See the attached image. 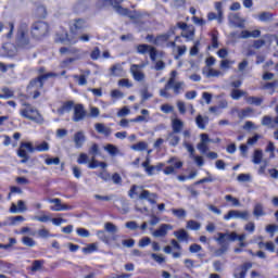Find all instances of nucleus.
I'll return each instance as SVG.
<instances>
[{"mask_svg": "<svg viewBox=\"0 0 278 278\" xmlns=\"http://www.w3.org/2000/svg\"><path fill=\"white\" fill-rule=\"evenodd\" d=\"M2 92L3 93H0V99H12V97H14V91L8 87L2 88Z\"/></svg>", "mask_w": 278, "mask_h": 278, "instance_id": "obj_39", "label": "nucleus"}, {"mask_svg": "<svg viewBox=\"0 0 278 278\" xmlns=\"http://www.w3.org/2000/svg\"><path fill=\"white\" fill-rule=\"evenodd\" d=\"M94 251H97L96 243H89L86 248L83 249V252L87 254L94 253Z\"/></svg>", "mask_w": 278, "mask_h": 278, "instance_id": "obj_54", "label": "nucleus"}, {"mask_svg": "<svg viewBox=\"0 0 278 278\" xmlns=\"http://www.w3.org/2000/svg\"><path fill=\"white\" fill-rule=\"evenodd\" d=\"M58 41L61 42L62 45L66 42L67 45H77V42H90V35L83 34L80 36H77V35H68V33H66L64 37H59Z\"/></svg>", "mask_w": 278, "mask_h": 278, "instance_id": "obj_8", "label": "nucleus"}, {"mask_svg": "<svg viewBox=\"0 0 278 278\" xmlns=\"http://www.w3.org/2000/svg\"><path fill=\"white\" fill-rule=\"evenodd\" d=\"M273 18H275V14L270 12H262L261 14H258V21H261L262 23L273 21Z\"/></svg>", "mask_w": 278, "mask_h": 278, "instance_id": "obj_34", "label": "nucleus"}, {"mask_svg": "<svg viewBox=\"0 0 278 278\" xmlns=\"http://www.w3.org/2000/svg\"><path fill=\"white\" fill-rule=\"evenodd\" d=\"M172 88L174 90V94H179L181 92V88H184V83L182 81L174 83Z\"/></svg>", "mask_w": 278, "mask_h": 278, "instance_id": "obj_55", "label": "nucleus"}, {"mask_svg": "<svg viewBox=\"0 0 278 278\" xmlns=\"http://www.w3.org/2000/svg\"><path fill=\"white\" fill-rule=\"evenodd\" d=\"M177 27L178 29H182L184 31L181 33L182 38H192V36H194V30L186 31V29H188V24L186 22H178Z\"/></svg>", "mask_w": 278, "mask_h": 278, "instance_id": "obj_21", "label": "nucleus"}, {"mask_svg": "<svg viewBox=\"0 0 278 278\" xmlns=\"http://www.w3.org/2000/svg\"><path fill=\"white\" fill-rule=\"evenodd\" d=\"M231 218H242L243 220H249V212L248 211L240 212V211L231 210L224 215V220H231Z\"/></svg>", "mask_w": 278, "mask_h": 278, "instance_id": "obj_14", "label": "nucleus"}, {"mask_svg": "<svg viewBox=\"0 0 278 278\" xmlns=\"http://www.w3.org/2000/svg\"><path fill=\"white\" fill-rule=\"evenodd\" d=\"M141 97H142V101H148V99H151V97H153V93L149 92L148 88H143L141 90Z\"/></svg>", "mask_w": 278, "mask_h": 278, "instance_id": "obj_58", "label": "nucleus"}, {"mask_svg": "<svg viewBox=\"0 0 278 278\" xmlns=\"http://www.w3.org/2000/svg\"><path fill=\"white\" fill-rule=\"evenodd\" d=\"M141 166L150 177L154 174L153 170H155V165H151V159L147 157Z\"/></svg>", "mask_w": 278, "mask_h": 278, "instance_id": "obj_28", "label": "nucleus"}, {"mask_svg": "<svg viewBox=\"0 0 278 278\" xmlns=\"http://www.w3.org/2000/svg\"><path fill=\"white\" fill-rule=\"evenodd\" d=\"M278 86V80H274L271 83H265L263 86V90H273L275 92V88Z\"/></svg>", "mask_w": 278, "mask_h": 278, "instance_id": "obj_48", "label": "nucleus"}, {"mask_svg": "<svg viewBox=\"0 0 278 278\" xmlns=\"http://www.w3.org/2000/svg\"><path fill=\"white\" fill-rule=\"evenodd\" d=\"M33 220H38V223H49L51 217L49 215L35 216L33 217Z\"/></svg>", "mask_w": 278, "mask_h": 278, "instance_id": "obj_57", "label": "nucleus"}, {"mask_svg": "<svg viewBox=\"0 0 278 278\" xmlns=\"http://www.w3.org/2000/svg\"><path fill=\"white\" fill-rule=\"evenodd\" d=\"M168 229H173V227L168 224H162L159 229L154 230V238H164L167 236Z\"/></svg>", "mask_w": 278, "mask_h": 278, "instance_id": "obj_18", "label": "nucleus"}, {"mask_svg": "<svg viewBox=\"0 0 278 278\" xmlns=\"http://www.w3.org/2000/svg\"><path fill=\"white\" fill-rule=\"evenodd\" d=\"M122 73H123V67H121V65H113L111 67V75H114V77L121 76Z\"/></svg>", "mask_w": 278, "mask_h": 278, "instance_id": "obj_49", "label": "nucleus"}, {"mask_svg": "<svg viewBox=\"0 0 278 278\" xmlns=\"http://www.w3.org/2000/svg\"><path fill=\"white\" fill-rule=\"evenodd\" d=\"M104 229H105L106 231H110L111 233H115V231H116V225H114L113 223L108 222V223H105V225H104Z\"/></svg>", "mask_w": 278, "mask_h": 278, "instance_id": "obj_61", "label": "nucleus"}, {"mask_svg": "<svg viewBox=\"0 0 278 278\" xmlns=\"http://www.w3.org/2000/svg\"><path fill=\"white\" fill-rule=\"evenodd\" d=\"M59 53H61V55H66V53H68L70 55H74V58H67L62 61L63 67H66L70 64H73V62H77V60H81V50L79 48L61 47L59 49Z\"/></svg>", "mask_w": 278, "mask_h": 278, "instance_id": "obj_7", "label": "nucleus"}, {"mask_svg": "<svg viewBox=\"0 0 278 278\" xmlns=\"http://www.w3.org/2000/svg\"><path fill=\"white\" fill-rule=\"evenodd\" d=\"M22 242L25 247H36V241L30 237H23Z\"/></svg>", "mask_w": 278, "mask_h": 278, "instance_id": "obj_50", "label": "nucleus"}, {"mask_svg": "<svg viewBox=\"0 0 278 278\" xmlns=\"http://www.w3.org/2000/svg\"><path fill=\"white\" fill-rule=\"evenodd\" d=\"M45 164L47 165V166H59V164H60V157H58V156H55V157H47L46 160H45Z\"/></svg>", "mask_w": 278, "mask_h": 278, "instance_id": "obj_42", "label": "nucleus"}, {"mask_svg": "<svg viewBox=\"0 0 278 278\" xmlns=\"http://www.w3.org/2000/svg\"><path fill=\"white\" fill-rule=\"evenodd\" d=\"M170 36H175V28H170V30L166 34L156 36L153 45H162L163 42H168V40H170Z\"/></svg>", "mask_w": 278, "mask_h": 278, "instance_id": "obj_16", "label": "nucleus"}, {"mask_svg": "<svg viewBox=\"0 0 278 278\" xmlns=\"http://www.w3.org/2000/svg\"><path fill=\"white\" fill-rule=\"evenodd\" d=\"M253 264L251 263H244L241 266V271L240 273H236L233 275L235 278H245L247 277V273H249V268H252Z\"/></svg>", "mask_w": 278, "mask_h": 278, "instance_id": "obj_30", "label": "nucleus"}, {"mask_svg": "<svg viewBox=\"0 0 278 278\" xmlns=\"http://www.w3.org/2000/svg\"><path fill=\"white\" fill-rule=\"evenodd\" d=\"M245 96H247V92L240 89H232L230 93V97L231 99H233V101H238L241 99V97H245Z\"/></svg>", "mask_w": 278, "mask_h": 278, "instance_id": "obj_35", "label": "nucleus"}, {"mask_svg": "<svg viewBox=\"0 0 278 278\" xmlns=\"http://www.w3.org/2000/svg\"><path fill=\"white\" fill-rule=\"evenodd\" d=\"M24 109L20 110V115L22 118H27V121H33V123H42V114L38 109L34 108L30 103L24 102Z\"/></svg>", "mask_w": 278, "mask_h": 278, "instance_id": "obj_6", "label": "nucleus"}, {"mask_svg": "<svg viewBox=\"0 0 278 278\" xmlns=\"http://www.w3.org/2000/svg\"><path fill=\"white\" fill-rule=\"evenodd\" d=\"M174 236L177 238V240H180L181 242H188V239L190 238V235H188V231L184 229L174 231Z\"/></svg>", "mask_w": 278, "mask_h": 278, "instance_id": "obj_32", "label": "nucleus"}, {"mask_svg": "<svg viewBox=\"0 0 278 278\" xmlns=\"http://www.w3.org/2000/svg\"><path fill=\"white\" fill-rule=\"evenodd\" d=\"M202 249L203 248L197 243H193L189 247L190 253H199L200 251H202Z\"/></svg>", "mask_w": 278, "mask_h": 278, "instance_id": "obj_64", "label": "nucleus"}, {"mask_svg": "<svg viewBox=\"0 0 278 278\" xmlns=\"http://www.w3.org/2000/svg\"><path fill=\"white\" fill-rule=\"evenodd\" d=\"M253 214L256 217L264 216L266 214L264 213V205H262L261 203L255 204Z\"/></svg>", "mask_w": 278, "mask_h": 278, "instance_id": "obj_40", "label": "nucleus"}, {"mask_svg": "<svg viewBox=\"0 0 278 278\" xmlns=\"http://www.w3.org/2000/svg\"><path fill=\"white\" fill-rule=\"evenodd\" d=\"M140 65H137V64H132L130 66V73L135 79V81H143L144 79V73H142L140 70Z\"/></svg>", "mask_w": 278, "mask_h": 278, "instance_id": "obj_17", "label": "nucleus"}, {"mask_svg": "<svg viewBox=\"0 0 278 278\" xmlns=\"http://www.w3.org/2000/svg\"><path fill=\"white\" fill-rule=\"evenodd\" d=\"M141 114H142V115H138L137 117L131 118V119H130V123H148L149 119H147L146 116H149V110L142 109V110H141Z\"/></svg>", "mask_w": 278, "mask_h": 278, "instance_id": "obj_27", "label": "nucleus"}, {"mask_svg": "<svg viewBox=\"0 0 278 278\" xmlns=\"http://www.w3.org/2000/svg\"><path fill=\"white\" fill-rule=\"evenodd\" d=\"M187 229H191V231H199V229H201V223L190 219L187 222Z\"/></svg>", "mask_w": 278, "mask_h": 278, "instance_id": "obj_36", "label": "nucleus"}, {"mask_svg": "<svg viewBox=\"0 0 278 278\" xmlns=\"http://www.w3.org/2000/svg\"><path fill=\"white\" fill-rule=\"evenodd\" d=\"M149 244H151V238L149 237H143L142 239H140L139 241V247L141 249H144V247H149Z\"/></svg>", "mask_w": 278, "mask_h": 278, "instance_id": "obj_59", "label": "nucleus"}, {"mask_svg": "<svg viewBox=\"0 0 278 278\" xmlns=\"http://www.w3.org/2000/svg\"><path fill=\"white\" fill-rule=\"evenodd\" d=\"M43 265H45V261H42V260H35L33 262L31 267H30L31 273H37V270H40V268H42Z\"/></svg>", "mask_w": 278, "mask_h": 278, "instance_id": "obj_37", "label": "nucleus"}, {"mask_svg": "<svg viewBox=\"0 0 278 278\" xmlns=\"http://www.w3.org/2000/svg\"><path fill=\"white\" fill-rule=\"evenodd\" d=\"M15 67H16V64H14V63L5 64L3 62H0L1 73H8V68H15Z\"/></svg>", "mask_w": 278, "mask_h": 278, "instance_id": "obj_52", "label": "nucleus"}, {"mask_svg": "<svg viewBox=\"0 0 278 278\" xmlns=\"http://www.w3.org/2000/svg\"><path fill=\"white\" fill-rule=\"evenodd\" d=\"M94 129H96V131H98V134H102L106 138L112 136V128H110L101 123H97L94 125Z\"/></svg>", "mask_w": 278, "mask_h": 278, "instance_id": "obj_20", "label": "nucleus"}, {"mask_svg": "<svg viewBox=\"0 0 278 278\" xmlns=\"http://www.w3.org/2000/svg\"><path fill=\"white\" fill-rule=\"evenodd\" d=\"M88 27V23L84 18H75L74 23L70 25V34L68 36H77V34H81L84 29Z\"/></svg>", "mask_w": 278, "mask_h": 278, "instance_id": "obj_11", "label": "nucleus"}, {"mask_svg": "<svg viewBox=\"0 0 278 278\" xmlns=\"http://www.w3.org/2000/svg\"><path fill=\"white\" fill-rule=\"evenodd\" d=\"M104 151H108L112 156L118 154V148L116 146L109 143L104 147Z\"/></svg>", "mask_w": 278, "mask_h": 278, "instance_id": "obj_41", "label": "nucleus"}, {"mask_svg": "<svg viewBox=\"0 0 278 278\" xmlns=\"http://www.w3.org/2000/svg\"><path fill=\"white\" fill-rule=\"evenodd\" d=\"M137 53H140L141 55L149 53L152 62H155V60H157V49H155V47L149 46L147 43L138 45Z\"/></svg>", "mask_w": 278, "mask_h": 278, "instance_id": "obj_12", "label": "nucleus"}, {"mask_svg": "<svg viewBox=\"0 0 278 278\" xmlns=\"http://www.w3.org/2000/svg\"><path fill=\"white\" fill-rule=\"evenodd\" d=\"M245 101L249 103V105L260 106L262 103H264V98L250 96L245 99Z\"/></svg>", "mask_w": 278, "mask_h": 278, "instance_id": "obj_33", "label": "nucleus"}, {"mask_svg": "<svg viewBox=\"0 0 278 278\" xmlns=\"http://www.w3.org/2000/svg\"><path fill=\"white\" fill-rule=\"evenodd\" d=\"M36 38L31 35V29H29V25L27 23L22 22L17 26V30L15 34V45L18 49H25L29 51V49H34L36 47Z\"/></svg>", "mask_w": 278, "mask_h": 278, "instance_id": "obj_1", "label": "nucleus"}, {"mask_svg": "<svg viewBox=\"0 0 278 278\" xmlns=\"http://www.w3.org/2000/svg\"><path fill=\"white\" fill-rule=\"evenodd\" d=\"M262 36V31L258 29L254 30H242L241 38H260Z\"/></svg>", "mask_w": 278, "mask_h": 278, "instance_id": "obj_25", "label": "nucleus"}, {"mask_svg": "<svg viewBox=\"0 0 278 278\" xmlns=\"http://www.w3.org/2000/svg\"><path fill=\"white\" fill-rule=\"evenodd\" d=\"M177 134L178 132H174V131L168 132L167 140H168L169 147H177V144H179V141L181 140V138H179Z\"/></svg>", "mask_w": 278, "mask_h": 278, "instance_id": "obj_24", "label": "nucleus"}, {"mask_svg": "<svg viewBox=\"0 0 278 278\" xmlns=\"http://www.w3.org/2000/svg\"><path fill=\"white\" fill-rule=\"evenodd\" d=\"M88 163V154L80 153L77 159V164H87Z\"/></svg>", "mask_w": 278, "mask_h": 278, "instance_id": "obj_62", "label": "nucleus"}, {"mask_svg": "<svg viewBox=\"0 0 278 278\" xmlns=\"http://www.w3.org/2000/svg\"><path fill=\"white\" fill-rule=\"evenodd\" d=\"M164 166H166L164 163H159L156 165H154L155 170H157V173H160L161 170H163L164 175H175L177 173V170L184 168V162L181 161H176L173 165L166 166L164 168Z\"/></svg>", "mask_w": 278, "mask_h": 278, "instance_id": "obj_10", "label": "nucleus"}, {"mask_svg": "<svg viewBox=\"0 0 278 278\" xmlns=\"http://www.w3.org/2000/svg\"><path fill=\"white\" fill-rule=\"evenodd\" d=\"M37 16L39 18H46L47 17V8H45V5H39L37 8Z\"/></svg>", "mask_w": 278, "mask_h": 278, "instance_id": "obj_51", "label": "nucleus"}, {"mask_svg": "<svg viewBox=\"0 0 278 278\" xmlns=\"http://www.w3.org/2000/svg\"><path fill=\"white\" fill-rule=\"evenodd\" d=\"M99 153V144L93 143L89 149V155H93V157H97V154Z\"/></svg>", "mask_w": 278, "mask_h": 278, "instance_id": "obj_60", "label": "nucleus"}, {"mask_svg": "<svg viewBox=\"0 0 278 278\" xmlns=\"http://www.w3.org/2000/svg\"><path fill=\"white\" fill-rule=\"evenodd\" d=\"M172 214L176 216V218H186V210L184 208H172Z\"/></svg>", "mask_w": 278, "mask_h": 278, "instance_id": "obj_44", "label": "nucleus"}, {"mask_svg": "<svg viewBox=\"0 0 278 278\" xmlns=\"http://www.w3.org/2000/svg\"><path fill=\"white\" fill-rule=\"evenodd\" d=\"M257 247L258 249H265V251H269V253H275V243L273 241H258Z\"/></svg>", "mask_w": 278, "mask_h": 278, "instance_id": "obj_26", "label": "nucleus"}, {"mask_svg": "<svg viewBox=\"0 0 278 278\" xmlns=\"http://www.w3.org/2000/svg\"><path fill=\"white\" fill-rule=\"evenodd\" d=\"M225 201L231 203L232 207H240V200L238 198H233L231 194L225 195Z\"/></svg>", "mask_w": 278, "mask_h": 278, "instance_id": "obj_38", "label": "nucleus"}, {"mask_svg": "<svg viewBox=\"0 0 278 278\" xmlns=\"http://www.w3.org/2000/svg\"><path fill=\"white\" fill-rule=\"evenodd\" d=\"M125 0H100L101 5H112V8L119 14L121 16H127L135 23V25H140V21L142 18V14L138 11H131L127 8H123V2Z\"/></svg>", "mask_w": 278, "mask_h": 278, "instance_id": "obj_2", "label": "nucleus"}, {"mask_svg": "<svg viewBox=\"0 0 278 278\" xmlns=\"http://www.w3.org/2000/svg\"><path fill=\"white\" fill-rule=\"evenodd\" d=\"M49 31H51V27L47 22L37 21L30 26V36H33L37 42L45 40V38L49 36Z\"/></svg>", "mask_w": 278, "mask_h": 278, "instance_id": "obj_4", "label": "nucleus"}, {"mask_svg": "<svg viewBox=\"0 0 278 278\" xmlns=\"http://www.w3.org/2000/svg\"><path fill=\"white\" fill-rule=\"evenodd\" d=\"M170 88H173V85H168V83H166L164 88L160 90V96L168 99V97H170V94H168V90H170Z\"/></svg>", "mask_w": 278, "mask_h": 278, "instance_id": "obj_46", "label": "nucleus"}, {"mask_svg": "<svg viewBox=\"0 0 278 278\" xmlns=\"http://www.w3.org/2000/svg\"><path fill=\"white\" fill-rule=\"evenodd\" d=\"M73 78L77 79L78 86H86V84H88L86 75H74Z\"/></svg>", "mask_w": 278, "mask_h": 278, "instance_id": "obj_47", "label": "nucleus"}, {"mask_svg": "<svg viewBox=\"0 0 278 278\" xmlns=\"http://www.w3.org/2000/svg\"><path fill=\"white\" fill-rule=\"evenodd\" d=\"M139 188H142V187H139V186H137V185H132V186L130 187V190L128 191V197H130V199H134V197H138L137 190H138Z\"/></svg>", "mask_w": 278, "mask_h": 278, "instance_id": "obj_56", "label": "nucleus"}, {"mask_svg": "<svg viewBox=\"0 0 278 278\" xmlns=\"http://www.w3.org/2000/svg\"><path fill=\"white\" fill-rule=\"evenodd\" d=\"M49 77H58L56 73L50 72V73H46L43 75H39L36 78H33L29 84H28V89L29 88H35V90H42V88H45V81H47V79Z\"/></svg>", "mask_w": 278, "mask_h": 278, "instance_id": "obj_9", "label": "nucleus"}, {"mask_svg": "<svg viewBox=\"0 0 278 278\" xmlns=\"http://www.w3.org/2000/svg\"><path fill=\"white\" fill-rule=\"evenodd\" d=\"M172 129L174 134H181L184 129V122L179 118H174L172 121Z\"/></svg>", "mask_w": 278, "mask_h": 278, "instance_id": "obj_22", "label": "nucleus"}, {"mask_svg": "<svg viewBox=\"0 0 278 278\" xmlns=\"http://www.w3.org/2000/svg\"><path fill=\"white\" fill-rule=\"evenodd\" d=\"M118 86H122L124 88H131V86H134V85L129 81V79L123 78V79L118 80Z\"/></svg>", "mask_w": 278, "mask_h": 278, "instance_id": "obj_63", "label": "nucleus"}, {"mask_svg": "<svg viewBox=\"0 0 278 278\" xmlns=\"http://www.w3.org/2000/svg\"><path fill=\"white\" fill-rule=\"evenodd\" d=\"M139 201H148L151 205L157 203V193H151L149 190H142L138 195Z\"/></svg>", "mask_w": 278, "mask_h": 278, "instance_id": "obj_13", "label": "nucleus"}, {"mask_svg": "<svg viewBox=\"0 0 278 278\" xmlns=\"http://www.w3.org/2000/svg\"><path fill=\"white\" fill-rule=\"evenodd\" d=\"M91 60H99L101 58V49L99 47L93 48V50L90 52Z\"/></svg>", "mask_w": 278, "mask_h": 278, "instance_id": "obj_53", "label": "nucleus"}, {"mask_svg": "<svg viewBox=\"0 0 278 278\" xmlns=\"http://www.w3.org/2000/svg\"><path fill=\"white\" fill-rule=\"evenodd\" d=\"M207 123H210V118L204 117L203 115H198L195 117V125L199 129H205V127H207Z\"/></svg>", "mask_w": 278, "mask_h": 278, "instance_id": "obj_31", "label": "nucleus"}, {"mask_svg": "<svg viewBox=\"0 0 278 278\" xmlns=\"http://www.w3.org/2000/svg\"><path fill=\"white\" fill-rule=\"evenodd\" d=\"M75 101L68 100L62 103V105L58 109L59 114H66V112H71L73 108H75Z\"/></svg>", "mask_w": 278, "mask_h": 278, "instance_id": "obj_19", "label": "nucleus"}, {"mask_svg": "<svg viewBox=\"0 0 278 278\" xmlns=\"http://www.w3.org/2000/svg\"><path fill=\"white\" fill-rule=\"evenodd\" d=\"M134 151H147L149 149V144L144 141H140L132 146Z\"/></svg>", "mask_w": 278, "mask_h": 278, "instance_id": "obj_43", "label": "nucleus"}, {"mask_svg": "<svg viewBox=\"0 0 278 278\" xmlns=\"http://www.w3.org/2000/svg\"><path fill=\"white\" fill-rule=\"evenodd\" d=\"M262 150H255L253 155V163L254 164H262V157H263Z\"/></svg>", "mask_w": 278, "mask_h": 278, "instance_id": "obj_45", "label": "nucleus"}, {"mask_svg": "<svg viewBox=\"0 0 278 278\" xmlns=\"http://www.w3.org/2000/svg\"><path fill=\"white\" fill-rule=\"evenodd\" d=\"M74 142L76 144V149H81V147H84V142H86V137L84 136V132L77 131L74 135Z\"/></svg>", "mask_w": 278, "mask_h": 278, "instance_id": "obj_23", "label": "nucleus"}, {"mask_svg": "<svg viewBox=\"0 0 278 278\" xmlns=\"http://www.w3.org/2000/svg\"><path fill=\"white\" fill-rule=\"evenodd\" d=\"M27 151L29 153H34V151H39L40 153H42L43 151H49V143L47 141H43L36 146V148H34V143L22 141L17 150V155L22 157V164H25L29 160V154L27 153Z\"/></svg>", "mask_w": 278, "mask_h": 278, "instance_id": "obj_3", "label": "nucleus"}, {"mask_svg": "<svg viewBox=\"0 0 278 278\" xmlns=\"http://www.w3.org/2000/svg\"><path fill=\"white\" fill-rule=\"evenodd\" d=\"M51 203H55L56 207H52L51 210L53 212H64L65 210H68V205L62 204V200L55 198L51 200Z\"/></svg>", "mask_w": 278, "mask_h": 278, "instance_id": "obj_29", "label": "nucleus"}, {"mask_svg": "<svg viewBox=\"0 0 278 278\" xmlns=\"http://www.w3.org/2000/svg\"><path fill=\"white\" fill-rule=\"evenodd\" d=\"M238 240V233L231 232V233H225V232H219L217 242L220 244V248L215 251V255L220 257V255H225L229 249V241L230 242H236Z\"/></svg>", "mask_w": 278, "mask_h": 278, "instance_id": "obj_5", "label": "nucleus"}, {"mask_svg": "<svg viewBox=\"0 0 278 278\" xmlns=\"http://www.w3.org/2000/svg\"><path fill=\"white\" fill-rule=\"evenodd\" d=\"M86 109H84V104H76L74 106V123H79V121H84L86 118Z\"/></svg>", "mask_w": 278, "mask_h": 278, "instance_id": "obj_15", "label": "nucleus"}]
</instances>
